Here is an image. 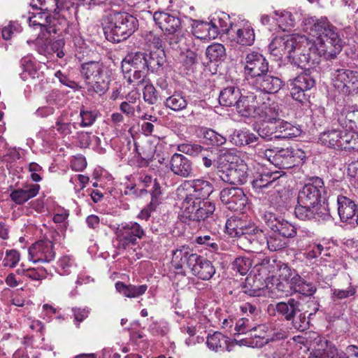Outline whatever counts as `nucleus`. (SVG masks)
Listing matches in <instances>:
<instances>
[{
	"label": "nucleus",
	"mask_w": 358,
	"mask_h": 358,
	"mask_svg": "<svg viewBox=\"0 0 358 358\" xmlns=\"http://www.w3.org/2000/svg\"><path fill=\"white\" fill-rule=\"evenodd\" d=\"M323 36L317 43L304 35L292 34L294 36L287 38L284 48L291 51L296 48V55L293 57V62L300 66H309L312 68L317 65L320 58L333 59L342 50V41L338 33Z\"/></svg>",
	"instance_id": "obj_1"
},
{
	"label": "nucleus",
	"mask_w": 358,
	"mask_h": 358,
	"mask_svg": "<svg viewBox=\"0 0 358 358\" xmlns=\"http://www.w3.org/2000/svg\"><path fill=\"white\" fill-rule=\"evenodd\" d=\"M325 193V187L322 178H309L299 192L298 206L294 209L296 217L302 221H312L315 218L313 208L321 203Z\"/></svg>",
	"instance_id": "obj_2"
},
{
	"label": "nucleus",
	"mask_w": 358,
	"mask_h": 358,
	"mask_svg": "<svg viewBox=\"0 0 358 358\" xmlns=\"http://www.w3.org/2000/svg\"><path fill=\"white\" fill-rule=\"evenodd\" d=\"M102 26L106 38L108 41L120 43L135 32L138 21L127 13L112 11L103 17Z\"/></svg>",
	"instance_id": "obj_3"
},
{
	"label": "nucleus",
	"mask_w": 358,
	"mask_h": 358,
	"mask_svg": "<svg viewBox=\"0 0 358 358\" xmlns=\"http://www.w3.org/2000/svg\"><path fill=\"white\" fill-rule=\"evenodd\" d=\"M80 73L85 79L88 92L103 95L108 90L110 78L104 71L102 64L98 62L84 63L81 66Z\"/></svg>",
	"instance_id": "obj_4"
},
{
	"label": "nucleus",
	"mask_w": 358,
	"mask_h": 358,
	"mask_svg": "<svg viewBox=\"0 0 358 358\" xmlns=\"http://www.w3.org/2000/svg\"><path fill=\"white\" fill-rule=\"evenodd\" d=\"M294 36L293 34H283L276 36L269 43L268 49L271 52V54L274 55L276 57L280 58L283 55H287L288 61L289 62V64L285 65L281 71V76L284 80H287L291 83V81L294 80L295 76L296 75V70L298 69H306L308 66H300L293 62V57L294 55H296V48L294 50H291V51L286 50L284 48L285 41H287V38Z\"/></svg>",
	"instance_id": "obj_5"
},
{
	"label": "nucleus",
	"mask_w": 358,
	"mask_h": 358,
	"mask_svg": "<svg viewBox=\"0 0 358 358\" xmlns=\"http://www.w3.org/2000/svg\"><path fill=\"white\" fill-rule=\"evenodd\" d=\"M182 213L179 215L181 222L186 224L187 222L206 221L210 223L215 221L214 219L215 204L210 201H199L191 204L182 203Z\"/></svg>",
	"instance_id": "obj_6"
},
{
	"label": "nucleus",
	"mask_w": 358,
	"mask_h": 358,
	"mask_svg": "<svg viewBox=\"0 0 358 358\" xmlns=\"http://www.w3.org/2000/svg\"><path fill=\"white\" fill-rule=\"evenodd\" d=\"M241 63L243 66L245 80L249 84L264 73L268 72V62L261 53L256 51L247 52Z\"/></svg>",
	"instance_id": "obj_7"
},
{
	"label": "nucleus",
	"mask_w": 358,
	"mask_h": 358,
	"mask_svg": "<svg viewBox=\"0 0 358 358\" xmlns=\"http://www.w3.org/2000/svg\"><path fill=\"white\" fill-rule=\"evenodd\" d=\"M290 287L294 289V292L301 294L297 299L300 301L308 298V303H310L313 306L314 312L309 313V317L319 310V303L315 300V297H313L317 291V287L313 282H308L298 273H294L290 280Z\"/></svg>",
	"instance_id": "obj_8"
},
{
	"label": "nucleus",
	"mask_w": 358,
	"mask_h": 358,
	"mask_svg": "<svg viewBox=\"0 0 358 358\" xmlns=\"http://www.w3.org/2000/svg\"><path fill=\"white\" fill-rule=\"evenodd\" d=\"M333 83L335 87L348 94L358 91V73L345 69H331Z\"/></svg>",
	"instance_id": "obj_9"
},
{
	"label": "nucleus",
	"mask_w": 358,
	"mask_h": 358,
	"mask_svg": "<svg viewBox=\"0 0 358 358\" xmlns=\"http://www.w3.org/2000/svg\"><path fill=\"white\" fill-rule=\"evenodd\" d=\"M304 69L303 73L296 76L289 83L292 98L299 102H303L307 99L306 92L309 91L315 85V78L311 76L310 69Z\"/></svg>",
	"instance_id": "obj_10"
},
{
	"label": "nucleus",
	"mask_w": 358,
	"mask_h": 358,
	"mask_svg": "<svg viewBox=\"0 0 358 358\" xmlns=\"http://www.w3.org/2000/svg\"><path fill=\"white\" fill-rule=\"evenodd\" d=\"M213 192V185L209 181L203 178L193 180L190 181V187L183 203L191 204L199 201H205Z\"/></svg>",
	"instance_id": "obj_11"
},
{
	"label": "nucleus",
	"mask_w": 358,
	"mask_h": 358,
	"mask_svg": "<svg viewBox=\"0 0 358 358\" xmlns=\"http://www.w3.org/2000/svg\"><path fill=\"white\" fill-rule=\"evenodd\" d=\"M220 200L226 207L234 211L242 210L247 203V197L242 189L236 187L224 188L220 194Z\"/></svg>",
	"instance_id": "obj_12"
},
{
	"label": "nucleus",
	"mask_w": 358,
	"mask_h": 358,
	"mask_svg": "<svg viewBox=\"0 0 358 358\" xmlns=\"http://www.w3.org/2000/svg\"><path fill=\"white\" fill-rule=\"evenodd\" d=\"M264 155L271 164L280 169H287L296 166V157L292 148H282L277 151L266 150Z\"/></svg>",
	"instance_id": "obj_13"
},
{
	"label": "nucleus",
	"mask_w": 358,
	"mask_h": 358,
	"mask_svg": "<svg viewBox=\"0 0 358 358\" xmlns=\"http://www.w3.org/2000/svg\"><path fill=\"white\" fill-rule=\"evenodd\" d=\"M29 259L34 263L50 262L55 257L52 241L40 240L32 244L28 250Z\"/></svg>",
	"instance_id": "obj_14"
},
{
	"label": "nucleus",
	"mask_w": 358,
	"mask_h": 358,
	"mask_svg": "<svg viewBox=\"0 0 358 358\" xmlns=\"http://www.w3.org/2000/svg\"><path fill=\"white\" fill-rule=\"evenodd\" d=\"M305 26L306 31L317 38V41L323 38V36L336 33L337 29L332 25L326 17L317 18L311 17L306 19Z\"/></svg>",
	"instance_id": "obj_15"
},
{
	"label": "nucleus",
	"mask_w": 358,
	"mask_h": 358,
	"mask_svg": "<svg viewBox=\"0 0 358 358\" xmlns=\"http://www.w3.org/2000/svg\"><path fill=\"white\" fill-rule=\"evenodd\" d=\"M189 263L192 274L203 280H210L215 273V268L213 263L197 254L190 258Z\"/></svg>",
	"instance_id": "obj_16"
},
{
	"label": "nucleus",
	"mask_w": 358,
	"mask_h": 358,
	"mask_svg": "<svg viewBox=\"0 0 358 358\" xmlns=\"http://www.w3.org/2000/svg\"><path fill=\"white\" fill-rule=\"evenodd\" d=\"M268 327L266 324L253 326L250 332V336L242 338L238 341L240 345L250 348H260L270 341V336L268 335Z\"/></svg>",
	"instance_id": "obj_17"
},
{
	"label": "nucleus",
	"mask_w": 358,
	"mask_h": 358,
	"mask_svg": "<svg viewBox=\"0 0 358 358\" xmlns=\"http://www.w3.org/2000/svg\"><path fill=\"white\" fill-rule=\"evenodd\" d=\"M153 19L165 34L181 32V20L177 16L162 11H157L153 15Z\"/></svg>",
	"instance_id": "obj_18"
},
{
	"label": "nucleus",
	"mask_w": 358,
	"mask_h": 358,
	"mask_svg": "<svg viewBox=\"0 0 358 358\" xmlns=\"http://www.w3.org/2000/svg\"><path fill=\"white\" fill-rule=\"evenodd\" d=\"M283 81L281 78L268 73H264L257 77L250 85L255 89L268 94L278 92L282 86Z\"/></svg>",
	"instance_id": "obj_19"
},
{
	"label": "nucleus",
	"mask_w": 358,
	"mask_h": 358,
	"mask_svg": "<svg viewBox=\"0 0 358 358\" xmlns=\"http://www.w3.org/2000/svg\"><path fill=\"white\" fill-rule=\"evenodd\" d=\"M169 165L171 171L178 176L189 178L192 176V163L182 154H173L171 157Z\"/></svg>",
	"instance_id": "obj_20"
},
{
	"label": "nucleus",
	"mask_w": 358,
	"mask_h": 358,
	"mask_svg": "<svg viewBox=\"0 0 358 358\" xmlns=\"http://www.w3.org/2000/svg\"><path fill=\"white\" fill-rule=\"evenodd\" d=\"M196 253L192 252L189 247L182 245L172 252V265L177 274L185 275V271L183 268L185 265L191 269L190 258L196 256Z\"/></svg>",
	"instance_id": "obj_21"
},
{
	"label": "nucleus",
	"mask_w": 358,
	"mask_h": 358,
	"mask_svg": "<svg viewBox=\"0 0 358 358\" xmlns=\"http://www.w3.org/2000/svg\"><path fill=\"white\" fill-rule=\"evenodd\" d=\"M234 108L236 112L243 117H250L256 115L258 111L257 96L252 92H248L246 95L241 94V97Z\"/></svg>",
	"instance_id": "obj_22"
},
{
	"label": "nucleus",
	"mask_w": 358,
	"mask_h": 358,
	"mask_svg": "<svg viewBox=\"0 0 358 358\" xmlns=\"http://www.w3.org/2000/svg\"><path fill=\"white\" fill-rule=\"evenodd\" d=\"M338 213L341 222H345L357 217L358 206L350 198L338 195L337 196Z\"/></svg>",
	"instance_id": "obj_23"
},
{
	"label": "nucleus",
	"mask_w": 358,
	"mask_h": 358,
	"mask_svg": "<svg viewBox=\"0 0 358 358\" xmlns=\"http://www.w3.org/2000/svg\"><path fill=\"white\" fill-rule=\"evenodd\" d=\"M206 344L210 350L215 352H230L233 346L230 339L218 331L207 337Z\"/></svg>",
	"instance_id": "obj_24"
},
{
	"label": "nucleus",
	"mask_w": 358,
	"mask_h": 358,
	"mask_svg": "<svg viewBox=\"0 0 358 358\" xmlns=\"http://www.w3.org/2000/svg\"><path fill=\"white\" fill-rule=\"evenodd\" d=\"M301 302L299 299L289 298L286 302H279L275 305L276 312L284 317L287 321L293 320L300 311Z\"/></svg>",
	"instance_id": "obj_25"
},
{
	"label": "nucleus",
	"mask_w": 358,
	"mask_h": 358,
	"mask_svg": "<svg viewBox=\"0 0 358 358\" xmlns=\"http://www.w3.org/2000/svg\"><path fill=\"white\" fill-rule=\"evenodd\" d=\"M122 69H148L147 53L135 52L128 54L122 60Z\"/></svg>",
	"instance_id": "obj_26"
},
{
	"label": "nucleus",
	"mask_w": 358,
	"mask_h": 358,
	"mask_svg": "<svg viewBox=\"0 0 358 358\" xmlns=\"http://www.w3.org/2000/svg\"><path fill=\"white\" fill-rule=\"evenodd\" d=\"M278 270L279 277L285 281L290 282L291 278L293 277L295 272H292V269L286 264L281 262L273 260H267L266 263H264L262 266L261 270H268L272 275Z\"/></svg>",
	"instance_id": "obj_27"
},
{
	"label": "nucleus",
	"mask_w": 358,
	"mask_h": 358,
	"mask_svg": "<svg viewBox=\"0 0 358 358\" xmlns=\"http://www.w3.org/2000/svg\"><path fill=\"white\" fill-rule=\"evenodd\" d=\"M116 234L120 241H124L126 243H134L137 238H141L143 231L140 225H122V229L117 228Z\"/></svg>",
	"instance_id": "obj_28"
},
{
	"label": "nucleus",
	"mask_w": 358,
	"mask_h": 358,
	"mask_svg": "<svg viewBox=\"0 0 358 358\" xmlns=\"http://www.w3.org/2000/svg\"><path fill=\"white\" fill-rule=\"evenodd\" d=\"M241 97V92L238 87L229 86L223 89L219 96V103L226 107H235Z\"/></svg>",
	"instance_id": "obj_29"
},
{
	"label": "nucleus",
	"mask_w": 358,
	"mask_h": 358,
	"mask_svg": "<svg viewBox=\"0 0 358 358\" xmlns=\"http://www.w3.org/2000/svg\"><path fill=\"white\" fill-rule=\"evenodd\" d=\"M161 187L159 184L155 180L154 182L152 193H151V201L149 205L143 208L138 215V217L148 220V218L151 216V214L154 213L158 206L159 205V196L161 194L160 191Z\"/></svg>",
	"instance_id": "obj_30"
},
{
	"label": "nucleus",
	"mask_w": 358,
	"mask_h": 358,
	"mask_svg": "<svg viewBox=\"0 0 358 358\" xmlns=\"http://www.w3.org/2000/svg\"><path fill=\"white\" fill-rule=\"evenodd\" d=\"M213 29H211V37L215 38L219 34L227 33L229 30V17L225 13L214 15L211 17Z\"/></svg>",
	"instance_id": "obj_31"
},
{
	"label": "nucleus",
	"mask_w": 358,
	"mask_h": 358,
	"mask_svg": "<svg viewBox=\"0 0 358 358\" xmlns=\"http://www.w3.org/2000/svg\"><path fill=\"white\" fill-rule=\"evenodd\" d=\"M115 288L117 291L129 298H136L143 295L147 290L148 286L146 285H142L139 286L136 285H126L122 282H117L115 283Z\"/></svg>",
	"instance_id": "obj_32"
},
{
	"label": "nucleus",
	"mask_w": 358,
	"mask_h": 358,
	"mask_svg": "<svg viewBox=\"0 0 358 358\" xmlns=\"http://www.w3.org/2000/svg\"><path fill=\"white\" fill-rule=\"evenodd\" d=\"M308 358H348L343 351H339L331 343L327 342L326 348L315 350Z\"/></svg>",
	"instance_id": "obj_33"
},
{
	"label": "nucleus",
	"mask_w": 358,
	"mask_h": 358,
	"mask_svg": "<svg viewBox=\"0 0 358 358\" xmlns=\"http://www.w3.org/2000/svg\"><path fill=\"white\" fill-rule=\"evenodd\" d=\"M275 121H262L259 124L254 125V130L256 131L259 137L262 139L268 141L271 140L273 137L275 138L277 130Z\"/></svg>",
	"instance_id": "obj_34"
},
{
	"label": "nucleus",
	"mask_w": 358,
	"mask_h": 358,
	"mask_svg": "<svg viewBox=\"0 0 358 358\" xmlns=\"http://www.w3.org/2000/svg\"><path fill=\"white\" fill-rule=\"evenodd\" d=\"M164 106L174 111H180L187 108L188 102L182 92H176L172 95L166 98Z\"/></svg>",
	"instance_id": "obj_35"
},
{
	"label": "nucleus",
	"mask_w": 358,
	"mask_h": 358,
	"mask_svg": "<svg viewBox=\"0 0 358 358\" xmlns=\"http://www.w3.org/2000/svg\"><path fill=\"white\" fill-rule=\"evenodd\" d=\"M122 71L129 84L138 86L145 82L148 69H122Z\"/></svg>",
	"instance_id": "obj_36"
},
{
	"label": "nucleus",
	"mask_w": 358,
	"mask_h": 358,
	"mask_svg": "<svg viewBox=\"0 0 358 358\" xmlns=\"http://www.w3.org/2000/svg\"><path fill=\"white\" fill-rule=\"evenodd\" d=\"M330 297L334 302H340L345 299L354 296L357 293V287L351 283L347 287H331Z\"/></svg>",
	"instance_id": "obj_37"
},
{
	"label": "nucleus",
	"mask_w": 358,
	"mask_h": 358,
	"mask_svg": "<svg viewBox=\"0 0 358 358\" xmlns=\"http://www.w3.org/2000/svg\"><path fill=\"white\" fill-rule=\"evenodd\" d=\"M280 178L278 172L267 171L260 173L252 181V185L256 189H263L271 185L278 178Z\"/></svg>",
	"instance_id": "obj_38"
},
{
	"label": "nucleus",
	"mask_w": 358,
	"mask_h": 358,
	"mask_svg": "<svg viewBox=\"0 0 358 358\" xmlns=\"http://www.w3.org/2000/svg\"><path fill=\"white\" fill-rule=\"evenodd\" d=\"M341 135V133L339 129L325 131L320 134L319 141L327 147L339 148Z\"/></svg>",
	"instance_id": "obj_39"
},
{
	"label": "nucleus",
	"mask_w": 358,
	"mask_h": 358,
	"mask_svg": "<svg viewBox=\"0 0 358 358\" xmlns=\"http://www.w3.org/2000/svg\"><path fill=\"white\" fill-rule=\"evenodd\" d=\"M275 124L276 126L275 130H277L275 138H289L296 136L294 127L281 118L275 121Z\"/></svg>",
	"instance_id": "obj_40"
},
{
	"label": "nucleus",
	"mask_w": 358,
	"mask_h": 358,
	"mask_svg": "<svg viewBox=\"0 0 358 358\" xmlns=\"http://www.w3.org/2000/svg\"><path fill=\"white\" fill-rule=\"evenodd\" d=\"M20 66L22 72L20 73L21 78L26 80L29 78L34 79L38 77V71L34 67L31 59L29 57H24L20 60Z\"/></svg>",
	"instance_id": "obj_41"
},
{
	"label": "nucleus",
	"mask_w": 358,
	"mask_h": 358,
	"mask_svg": "<svg viewBox=\"0 0 358 358\" xmlns=\"http://www.w3.org/2000/svg\"><path fill=\"white\" fill-rule=\"evenodd\" d=\"M206 55L210 62H222L226 58V50L223 45L214 43L206 48Z\"/></svg>",
	"instance_id": "obj_42"
},
{
	"label": "nucleus",
	"mask_w": 358,
	"mask_h": 358,
	"mask_svg": "<svg viewBox=\"0 0 358 358\" xmlns=\"http://www.w3.org/2000/svg\"><path fill=\"white\" fill-rule=\"evenodd\" d=\"M277 108L278 106L275 103L267 105L266 103H264L261 109L258 108L257 114L264 118V121H276L280 118Z\"/></svg>",
	"instance_id": "obj_43"
},
{
	"label": "nucleus",
	"mask_w": 358,
	"mask_h": 358,
	"mask_svg": "<svg viewBox=\"0 0 358 358\" xmlns=\"http://www.w3.org/2000/svg\"><path fill=\"white\" fill-rule=\"evenodd\" d=\"M255 36L253 29L244 27L236 31V42L242 45H251L255 41Z\"/></svg>",
	"instance_id": "obj_44"
},
{
	"label": "nucleus",
	"mask_w": 358,
	"mask_h": 358,
	"mask_svg": "<svg viewBox=\"0 0 358 358\" xmlns=\"http://www.w3.org/2000/svg\"><path fill=\"white\" fill-rule=\"evenodd\" d=\"M51 11L45 10V12H38L34 14L29 18V26L31 27H46L52 23Z\"/></svg>",
	"instance_id": "obj_45"
},
{
	"label": "nucleus",
	"mask_w": 358,
	"mask_h": 358,
	"mask_svg": "<svg viewBox=\"0 0 358 358\" xmlns=\"http://www.w3.org/2000/svg\"><path fill=\"white\" fill-rule=\"evenodd\" d=\"M203 138L211 145L220 146L226 143V138L211 129H202Z\"/></svg>",
	"instance_id": "obj_46"
},
{
	"label": "nucleus",
	"mask_w": 358,
	"mask_h": 358,
	"mask_svg": "<svg viewBox=\"0 0 358 358\" xmlns=\"http://www.w3.org/2000/svg\"><path fill=\"white\" fill-rule=\"evenodd\" d=\"M341 133L339 148L344 150L355 149L356 141L358 139L357 135L347 130H341Z\"/></svg>",
	"instance_id": "obj_47"
},
{
	"label": "nucleus",
	"mask_w": 358,
	"mask_h": 358,
	"mask_svg": "<svg viewBox=\"0 0 358 358\" xmlns=\"http://www.w3.org/2000/svg\"><path fill=\"white\" fill-rule=\"evenodd\" d=\"M178 150L186 155L199 157L202 152H208V150L196 143H182L178 145Z\"/></svg>",
	"instance_id": "obj_48"
},
{
	"label": "nucleus",
	"mask_w": 358,
	"mask_h": 358,
	"mask_svg": "<svg viewBox=\"0 0 358 358\" xmlns=\"http://www.w3.org/2000/svg\"><path fill=\"white\" fill-rule=\"evenodd\" d=\"M148 69L156 70L164 64V52L161 50L159 52H150L147 54Z\"/></svg>",
	"instance_id": "obj_49"
},
{
	"label": "nucleus",
	"mask_w": 358,
	"mask_h": 358,
	"mask_svg": "<svg viewBox=\"0 0 358 358\" xmlns=\"http://www.w3.org/2000/svg\"><path fill=\"white\" fill-rule=\"evenodd\" d=\"M143 99L149 104L154 105L162 99L155 87L150 83H147L143 89Z\"/></svg>",
	"instance_id": "obj_50"
},
{
	"label": "nucleus",
	"mask_w": 358,
	"mask_h": 358,
	"mask_svg": "<svg viewBox=\"0 0 358 358\" xmlns=\"http://www.w3.org/2000/svg\"><path fill=\"white\" fill-rule=\"evenodd\" d=\"M97 115L98 112L96 110H88L83 107L80 111V116L81 117L80 127H87L92 126L95 122Z\"/></svg>",
	"instance_id": "obj_51"
},
{
	"label": "nucleus",
	"mask_w": 358,
	"mask_h": 358,
	"mask_svg": "<svg viewBox=\"0 0 358 358\" xmlns=\"http://www.w3.org/2000/svg\"><path fill=\"white\" fill-rule=\"evenodd\" d=\"M252 317H243L235 322V331L238 334H243L250 332L253 328L254 324L252 323Z\"/></svg>",
	"instance_id": "obj_52"
},
{
	"label": "nucleus",
	"mask_w": 358,
	"mask_h": 358,
	"mask_svg": "<svg viewBox=\"0 0 358 358\" xmlns=\"http://www.w3.org/2000/svg\"><path fill=\"white\" fill-rule=\"evenodd\" d=\"M233 269L241 275H245L251 267V262L249 258L239 257L233 262Z\"/></svg>",
	"instance_id": "obj_53"
},
{
	"label": "nucleus",
	"mask_w": 358,
	"mask_h": 358,
	"mask_svg": "<svg viewBox=\"0 0 358 358\" xmlns=\"http://www.w3.org/2000/svg\"><path fill=\"white\" fill-rule=\"evenodd\" d=\"M75 266L74 260L69 256H64L58 261L59 273L60 275H69Z\"/></svg>",
	"instance_id": "obj_54"
},
{
	"label": "nucleus",
	"mask_w": 358,
	"mask_h": 358,
	"mask_svg": "<svg viewBox=\"0 0 358 358\" xmlns=\"http://www.w3.org/2000/svg\"><path fill=\"white\" fill-rule=\"evenodd\" d=\"M291 321L293 327L299 331H303L309 328L310 322L307 319L306 313H300Z\"/></svg>",
	"instance_id": "obj_55"
},
{
	"label": "nucleus",
	"mask_w": 358,
	"mask_h": 358,
	"mask_svg": "<svg viewBox=\"0 0 358 358\" xmlns=\"http://www.w3.org/2000/svg\"><path fill=\"white\" fill-rule=\"evenodd\" d=\"M20 261V254L17 250H7L3 264L6 267L13 268Z\"/></svg>",
	"instance_id": "obj_56"
},
{
	"label": "nucleus",
	"mask_w": 358,
	"mask_h": 358,
	"mask_svg": "<svg viewBox=\"0 0 358 358\" xmlns=\"http://www.w3.org/2000/svg\"><path fill=\"white\" fill-rule=\"evenodd\" d=\"M164 40L171 48L177 50L180 47V42L182 39L181 32L176 34H164Z\"/></svg>",
	"instance_id": "obj_57"
},
{
	"label": "nucleus",
	"mask_w": 358,
	"mask_h": 358,
	"mask_svg": "<svg viewBox=\"0 0 358 358\" xmlns=\"http://www.w3.org/2000/svg\"><path fill=\"white\" fill-rule=\"evenodd\" d=\"M54 127L62 134L67 135L71 133V122H65L63 116H59L57 119Z\"/></svg>",
	"instance_id": "obj_58"
},
{
	"label": "nucleus",
	"mask_w": 358,
	"mask_h": 358,
	"mask_svg": "<svg viewBox=\"0 0 358 358\" xmlns=\"http://www.w3.org/2000/svg\"><path fill=\"white\" fill-rule=\"evenodd\" d=\"M273 227L272 229H275L284 237H294L296 234L294 225H273Z\"/></svg>",
	"instance_id": "obj_59"
},
{
	"label": "nucleus",
	"mask_w": 358,
	"mask_h": 358,
	"mask_svg": "<svg viewBox=\"0 0 358 358\" xmlns=\"http://www.w3.org/2000/svg\"><path fill=\"white\" fill-rule=\"evenodd\" d=\"M342 115H345V119L348 120L350 124L355 125L358 123V108L355 106H349L345 108Z\"/></svg>",
	"instance_id": "obj_60"
},
{
	"label": "nucleus",
	"mask_w": 358,
	"mask_h": 358,
	"mask_svg": "<svg viewBox=\"0 0 358 358\" xmlns=\"http://www.w3.org/2000/svg\"><path fill=\"white\" fill-rule=\"evenodd\" d=\"M264 221L266 223L276 222V224H283L285 220L282 216L278 213H274L271 211L264 212L261 215Z\"/></svg>",
	"instance_id": "obj_61"
},
{
	"label": "nucleus",
	"mask_w": 358,
	"mask_h": 358,
	"mask_svg": "<svg viewBox=\"0 0 358 358\" xmlns=\"http://www.w3.org/2000/svg\"><path fill=\"white\" fill-rule=\"evenodd\" d=\"M245 229L243 227H238V225H224V231L230 237L236 238L239 237L245 234Z\"/></svg>",
	"instance_id": "obj_62"
},
{
	"label": "nucleus",
	"mask_w": 358,
	"mask_h": 358,
	"mask_svg": "<svg viewBox=\"0 0 358 358\" xmlns=\"http://www.w3.org/2000/svg\"><path fill=\"white\" fill-rule=\"evenodd\" d=\"M21 189L23 190L27 200L28 201L38 194L40 185L38 184H27L21 188Z\"/></svg>",
	"instance_id": "obj_63"
},
{
	"label": "nucleus",
	"mask_w": 358,
	"mask_h": 358,
	"mask_svg": "<svg viewBox=\"0 0 358 358\" xmlns=\"http://www.w3.org/2000/svg\"><path fill=\"white\" fill-rule=\"evenodd\" d=\"M182 62L184 66L187 68H190L196 63L197 55L194 51L187 50L182 55Z\"/></svg>",
	"instance_id": "obj_64"
}]
</instances>
